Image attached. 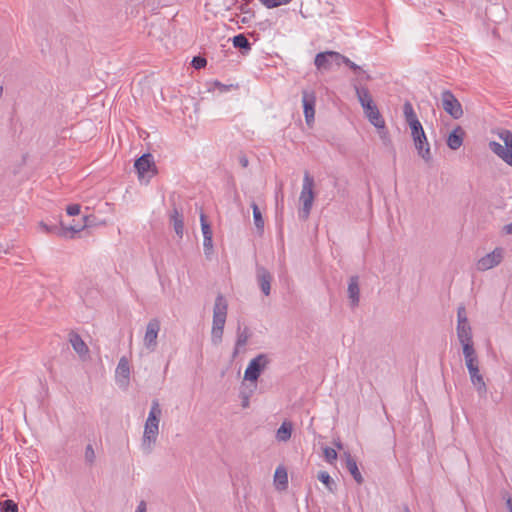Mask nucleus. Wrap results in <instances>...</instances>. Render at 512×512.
Segmentation results:
<instances>
[{"instance_id": "f257e3e1", "label": "nucleus", "mask_w": 512, "mask_h": 512, "mask_svg": "<svg viewBox=\"0 0 512 512\" xmlns=\"http://www.w3.org/2000/svg\"><path fill=\"white\" fill-rule=\"evenodd\" d=\"M403 114L407 124L410 127L411 136L418 155L424 161L429 162L432 159L430 144L427 140L423 126L417 118L412 104L408 101L403 105Z\"/></svg>"}, {"instance_id": "f03ea898", "label": "nucleus", "mask_w": 512, "mask_h": 512, "mask_svg": "<svg viewBox=\"0 0 512 512\" xmlns=\"http://www.w3.org/2000/svg\"><path fill=\"white\" fill-rule=\"evenodd\" d=\"M162 410L157 399L152 401L148 417L145 421L141 448L145 454H150L156 444L159 434V422Z\"/></svg>"}, {"instance_id": "7ed1b4c3", "label": "nucleus", "mask_w": 512, "mask_h": 512, "mask_svg": "<svg viewBox=\"0 0 512 512\" xmlns=\"http://www.w3.org/2000/svg\"><path fill=\"white\" fill-rule=\"evenodd\" d=\"M497 135L503 141L504 146L496 141H490L489 149L507 165L512 166V132L507 129H500Z\"/></svg>"}, {"instance_id": "20e7f679", "label": "nucleus", "mask_w": 512, "mask_h": 512, "mask_svg": "<svg viewBox=\"0 0 512 512\" xmlns=\"http://www.w3.org/2000/svg\"><path fill=\"white\" fill-rule=\"evenodd\" d=\"M314 179L310 176L308 172H305L303 178L302 190L300 193V201L302 202V210L299 212V216L302 219H307L309 217L313 200H314Z\"/></svg>"}, {"instance_id": "39448f33", "label": "nucleus", "mask_w": 512, "mask_h": 512, "mask_svg": "<svg viewBox=\"0 0 512 512\" xmlns=\"http://www.w3.org/2000/svg\"><path fill=\"white\" fill-rule=\"evenodd\" d=\"M269 364V359L266 354H259L250 360L245 372L244 379L250 382H256L261 375L262 371Z\"/></svg>"}, {"instance_id": "423d86ee", "label": "nucleus", "mask_w": 512, "mask_h": 512, "mask_svg": "<svg viewBox=\"0 0 512 512\" xmlns=\"http://www.w3.org/2000/svg\"><path fill=\"white\" fill-rule=\"evenodd\" d=\"M441 103L443 110L453 119H459L463 116L462 105L450 90L442 91Z\"/></svg>"}, {"instance_id": "0eeeda50", "label": "nucleus", "mask_w": 512, "mask_h": 512, "mask_svg": "<svg viewBox=\"0 0 512 512\" xmlns=\"http://www.w3.org/2000/svg\"><path fill=\"white\" fill-rule=\"evenodd\" d=\"M160 328L161 323L158 318H152L146 325L143 345L149 352H154L157 349Z\"/></svg>"}, {"instance_id": "6e6552de", "label": "nucleus", "mask_w": 512, "mask_h": 512, "mask_svg": "<svg viewBox=\"0 0 512 512\" xmlns=\"http://www.w3.org/2000/svg\"><path fill=\"white\" fill-rule=\"evenodd\" d=\"M228 304L222 294H218L213 307L212 327L224 328L227 318Z\"/></svg>"}, {"instance_id": "1a4fd4ad", "label": "nucleus", "mask_w": 512, "mask_h": 512, "mask_svg": "<svg viewBox=\"0 0 512 512\" xmlns=\"http://www.w3.org/2000/svg\"><path fill=\"white\" fill-rule=\"evenodd\" d=\"M503 249L500 247L495 248L492 252L480 258L477 262V269L479 271L489 270L501 263L503 260Z\"/></svg>"}, {"instance_id": "9d476101", "label": "nucleus", "mask_w": 512, "mask_h": 512, "mask_svg": "<svg viewBox=\"0 0 512 512\" xmlns=\"http://www.w3.org/2000/svg\"><path fill=\"white\" fill-rule=\"evenodd\" d=\"M135 169L140 178H143L148 172H152V175L156 173V167L153 160V156L150 153L143 154L139 157L134 164Z\"/></svg>"}, {"instance_id": "9b49d317", "label": "nucleus", "mask_w": 512, "mask_h": 512, "mask_svg": "<svg viewBox=\"0 0 512 512\" xmlns=\"http://www.w3.org/2000/svg\"><path fill=\"white\" fill-rule=\"evenodd\" d=\"M471 383L475 387L480 397H485L487 394V386L484 381L483 375L480 373L479 366L471 367L468 369Z\"/></svg>"}, {"instance_id": "f8f14e48", "label": "nucleus", "mask_w": 512, "mask_h": 512, "mask_svg": "<svg viewBox=\"0 0 512 512\" xmlns=\"http://www.w3.org/2000/svg\"><path fill=\"white\" fill-rule=\"evenodd\" d=\"M256 278L257 282L259 284V287L262 291V293L265 296L270 295L271 290V281H272V275L271 273L262 266L256 267Z\"/></svg>"}, {"instance_id": "ddd939ff", "label": "nucleus", "mask_w": 512, "mask_h": 512, "mask_svg": "<svg viewBox=\"0 0 512 512\" xmlns=\"http://www.w3.org/2000/svg\"><path fill=\"white\" fill-rule=\"evenodd\" d=\"M302 103L304 108V116L307 124H310L314 120V106H315V95L312 92L303 90L302 92Z\"/></svg>"}, {"instance_id": "4468645a", "label": "nucleus", "mask_w": 512, "mask_h": 512, "mask_svg": "<svg viewBox=\"0 0 512 512\" xmlns=\"http://www.w3.org/2000/svg\"><path fill=\"white\" fill-rule=\"evenodd\" d=\"M347 293L350 301V306L352 308L357 307L360 301V287L358 276L354 275L350 277L348 282Z\"/></svg>"}, {"instance_id": "2eb2a0df", "label": "nucleus", "mask_w": 512, "mask_h": 512, "mask_svg": "<svg viewBox=\"0 0 512 512\" xmlns=\"http://www.w3.org/2000/svg\"><path fill=\"white\" fill-rule=\"evenodd\" d=\"M354 89L356 92V96L358 98V101L360 102L363 110L371 109L373 105H375L372 96L368 90L367 87L359 86L357 84H354Z\"/></svg>"}, {"instance_id": "dca6fc26", "label": "nucleus", "mask_w": 512, "mask_h": 512, "mask_svg": "<svg viewBox=\"0 0 512 512\" xmlns=\"http://www.w3.org/2000/svg\"><path fill=\"white\" fill-rule=\"evenodd\" d=\"M69 342L72 345L74 351L81 357L85 358L88 353L89 349L86 343L82 340L80 335L74 331L69 333Z\"/></svg>"}, {"instance_id": "f3484780", "label": "nucleus", "mask_w": 512, "mask_h": 512, "mask_svg": "<svg viewBox=\"0 0 512 512\" xmlns=\"http://www.w3.org/2000/svg\"><path fill=\"white\" fill-rule=\"evenodd\" d=\"M465 131L461 126H456L447 138V146L451 150L459 149L464 140Z\"/></svg>"}, {"instance_id": "a211bd4d", "label": "nucleus", "mask_w": 512, "mask_h": 512, "mask_svg": "<svg viewBox=\"0 0 512 512\" xmlns=\"http://www.w3.org/2000/svg\"><path fill=\"white\" fill-rule=\"evenodd\" d=\"M344 457L346 469L350 472L351 476L358 484H362L364 479L358 469L356 460L351 456L349 452H345Z\"/></svg>"}, {"instance_id": "6ab92c4d", "label": "nucleus", "mask_w": 512, "mask_h": 512, "mask_svg": "<svg viewBox=\"0 0 512 512\" xmlns=\"http://www.w3.org/2000/svg\"><path fill=\"white\" fill-rule=\"evenodd\" d=\"M251 337V332L247 326L241 327V325H238L237 328V339L235 343V348L233 351V357H236L239 353V349L241 347H244L249 338Z\"/></svg>"}, {"instance_id": "aec40b11", "label": "nucleus", "mask_w": 512, "mask_h": 512, "mask_svg": "<svg viewBox=\"0 0 512 512\" xmlns=\"http://www.w3.org/2000/svg\"><path fill=\"white\" fill-rule=\"evenodd\" d=\"M365 116L368 118L369 122L378 129H382L385 127V121L377 108L376 104L371 107V109L364 110Z\"/></svg>"}, {"instance_id": "412c9836", "label": "nucleus", "mask_w": 512, "mask_h": 512, "mask_svg": "<svg viewBox=\"0 0 512 512\" xmlns=\"http://www.w3.org/2000/svg\"><path fill=\"white\" fill-rule=\"evenodd\" d=\"M170 222L173 225L175 233L179 237H182L184 232L183 215L179 212V210L176 207L173 208L170 214Z\"/></svg>"}, {"instance_id": "4be33fe9", "label": "nucleus", "mask_w": 512, "mask_h": 512, "mask_svg": "<svg viewBox=\"0 0 512 512\" xmlns=\"http://www.w3.org/2000/svg\"><path fill=\"white\" fill-rule=\"evenodd\" d=\"M457 337L459 342H464L467 340H473L472 336V328L470 326L469 322L463 323H457Z\"/></svg>"}, {"instance_id": "5701e85b", "label": "nucleus", "mask_w": 512, "mask_h": 512, "mask_svg": "<svg viewBox=\"0 0 512 512\" xmlns=\"http://www.w3.org/2000/svg\"><path fill=\"white\" fill-rule=\"evenodd\" d=\"M232 43L235 48L241 50L242 54H247L251 50V44L244 34H238L232 38Z\"/></svg>"}, {"instance_id": "b1692460", "label": "nucleus", "mask_w": 512, "mask_h": 512, "mask_svg": "<svg viewBox=\"0 0 512 512\" xmlns=\"http://www.w3.org/2000/svg\"><path fill=\"white\" fill-rule=\"evenodd\" d=\"M292 424L291 422L284 421L281 426L278 428L276 433V438L278 441L286 442L291 438L292 434Z\"/></svg>"}, {"instance_id": "393cba45", "label": "nucleus", "mask_w": 512, "mask_h": 512, "mask_svg": "<svg viewBox=\"0 0 512 512\" xmlns=\"http://www.w3.org/2000/svg\"><path fill=\"white\" fill-rule=\"evenodd\" d=\"M330 54L331 53L329 51H326V52H320L316 55L314 64L317 67V69H328L329 68V66L331 65Z\"/></svg>"}, {"instance_id": "a878e982", "label": "nucleus", "mask_w": 512, "mask_h": 512, "mask_svg": "<svg viewBox=\"0 0 512 512\" xmlns=\"http://www.w3.org/2000/svg\"><path fill=\"white\" fill-rule=\"evenodd\" d=\"M116 375L123 377L125 380L129 379L130 366H129V361L126 357L120 358L118 365L116 367Z\"/></svg>"}, {"instance_id": "bb28decb", "label": "nucleus", "mask_w": 512, "mask_h": 512, "mask_svg": "<svg viewBox=\"0 0 512 512\" xmlns=\"http://www.w3.org/2000/svg\"><path fill=\"white\" fill-rule=\"evenodd\" d=\"M251 208L253 210L254 224L259 233L262 234L264 230V219L262 217L261 211L255 202L251 203Z\"/></svg>"}, {"instance_id": "cd10ccee", "label": "nucleus", "mask_w": 512, "mask_h": 512, "mask_svg": "<svg viewBox=\"0 0 512 512\" xmlns=\"http://www.w3.org/2000/svg\"><path fill=\"white\" fill-rule=\"evenodd\" d=\"M274 481L278 487L285 489L288 484L287 472L283 467H278L275 471Z\"/></svg>"}, {"instance_id": "c85d7f7f", "label": "nucleus", "mask_w": 512, "mask_h": 512, "mask_svg": "<svg viewBox=\"0 0 512 512\" xmlns=\"http://www.w3.org/2000/svg\"><path fill=\"white\" fill-rule=\"evenodd\" d=\"M318 480L322 482L330 492H334L336 488L335 481L326 471H320L317 476Z\"/></svg>"}, {"instance_id": "c756f323", "label": "nucleus", "mask_w": 512, "mask_h": 512, "mask_svg": "<svg viewBox=\"0 0 512 512\" xmlns=\"http://www.w3.org/2000/svg\"><path fill=\"white\" fill-rule=\"evenodd\" d=\"M346 66H348L350 69H352L355 73L362 75V78L366 81H369L371 79V76L366 74L364 70L357 64H355L353 61H351L349 58L345 57V60L343 62Z\"/></svg>"}, {"instance_id": "7c9ffc66", "label": "nucleus", "mask_w": 512, "mask_h": 512, "mask_svg": "<svg viewBox=\"0 0 512 512\" xmlns=\"http://www.w3.org/2000/svg\"><path fill=\"white\" fill-rule=\"evenodd\" d=\"M460 343L462 345L464 358L473 357L477 355L474 349L473 340H467Z\"/></svg>"}, {"instance_id": "2f4dec72", "label": "nucleus", "mask_w": 512, "mask_h": 512, "mask_svg": "<svg viewBox=\"0 0 512 512\" xmlns=\"http://www.w3.org/2000/svg\"><path fill=\"white\" fill-rule=\"evenodd\" d=\"M79 294H80V296H81V298H82L83 302H84L86 305H90V304H91L90 299H91V298L96 297V296L98 295V291H97V290H95V289H91V290H89V291L84 292V291H83V287H82V286H80V287H79Z\"/></svg>"}, {"instance_id": "473e14b6", "label": "nucleus", "mask_w": 512, "mask_h": 512, "mask_svg": "<svg viewBox=\"0 0 512 512\" xmlns=\"http://www.w3.org/2000/svg\"><path fill=\"white\" fill-rule=\"evenodd\" d=\"M200 222H201V230H202L203 238H205L206 236L212 237L213 233H212L211 226L207 222L206 216L203 213H201V215H200Z\"/></svg>"}, {"instance_id": "72a5a7b5", "label": "nucleus", "mask_w": 512, "mask_h": 512, "mask_svg": "<svg viewBox=\"0 0 512 512\" xmlns=\"http://www.w3.org/2000/svg\"><path fill=\"white\" fill-rule=\"evenodd\" d=\"M0 505L1 512H18V505L13 500H4Z\"/></svg>"}, {"instance_id": "f704fd0d", "label": "nucleus", "mask_w": 512, "mask_h": 512, "mask_svg": "<svg viewBox=\"0 0 512 512\" xmlns=\"http://www.w3.org/2000/svg\"><path fill=\"white\" fill-rule=\"evenodd\" d=\"M224 328L212 327L211 330V341L214 345H218L222 341Z\"/></svg>"}, {"instance_id": "c9c22d12", "label": "nucleus", "mask_w": 512, "mask_h": 512, "mask_svg": "<svg viewBox=\"0 0 512 512\" xmlns=\"http://www.w3.org/2000/svg\"><path fill=\"white\" fill-rule=\"evenodd\" d=\"M262 5H264L266 8H275L281 5H286L290 3L292 0H259Z\"/></svg>"}, {"instance_id": "e433bc0d", "label": "nucleus", "mask_w": 512, "mask_h": 512, "mask_svg": "<svg viewBox=\"0 0 512 512\" xmlns=\"http://www.w3.org/2000/svg\"><path fill=\"white\" fill-rule=\"evenodd\" d=\"M87 225L86 224H74V225H70L69 227L67 228H64L62 227L61 228V235L62 236H66L67 232H71V233H77V232H80L81 230H83Z\"/></svg>"}, {"instance_id": "4c0bfd02", "label": "nucleus", "mask_w": 512, "mask_h": 512, "mask_svg": "<svg viewBox=\"0 0 512 512\" xmlns=\"http://www.w3.org/2000/svg\"><path fill=\"white\" fill-rule=\"evenodd\" d=\"M324 457L326 461L332 464L337 459V452L331 447H325L323 449Z\"/></svg>"}, {"instance_id": "58836bf2", "label": "nucleus", "mask_w": 512, "mask_h": 512, "mask_svg": "<svg viewBox=\"0 0 512 512\" xmlns=\"http://www.w3.org/2000/svg\"><path fill=\"white\" fill-rule=\"evenodd\" d=\"M466 322H469L466 308L463 304H461L457 309V323L465 324Z\"/></svg>"}, {"instance_id": "ea45409f", "label": "nucleus", "mask_w": 512, "mask_h": 512, "mask_svg": "<svg viewBox=\"0 0 512 512\" xmlns=\"http://www.w3.org/2000/svg\"><path fill=\"white\" fill-rule=\"evenodd\" d=\"M95 452L91 444H88L85 448V461L92 465L95 461Z\"/></svg>"}, {"instance_id": "a19ab883", "label": "nucleus", "mask_w": 512, "mask_h": 512, "mask_svg": "<svg viewBox=\"0 0 512 512\" xmlns=\"http://www.w3.org/2000/svg\"><path fill=\"white\" fill-rule=\"evenodd\" d=\"M204 253L208 257L213 252V240L212 237L206 236L203 238Z\"/></svg>"}, {"instance_id": "79ce46f5", "label": "nucleus", "mask_w": 512, "mask_h": 512, "mask_svg": "<svg viewBox=\"0 0 512 512\" xmlns=\"http://www.w3.org/2000/svg\"><path fill=\"white\" fill-rule=\"evenodd\" d=\"M206 64H207V60L204 57H201V56L193 57L192 62H191V65L195 69L204 68L206 66Z\"/></svg>"}, {"instance_id": "37998d69", "label": "nucleus", "mask_w": 512, "mask_h": 512, "mask_svg": "<svg viewBox=\"0 0 512 512\" xmlns=\"http://www.w3.org/2000/svg\"><path fill=\"white\" fill-rule=\"evenodd\" d=\"M331 54H330V60H331V64L332 63H335L336 65H341L344 60H345V56L338 53V52H335V51H329Z\"/></svg>"}, {"instance_id": "c03bdc74", "label": "nucleus", "mask_w": 512, "mask_h": 512, "mask_svg": "<svg viewBox=\"0 0 512 512\" xmlns=\"http://www.w3.org/2000/svg\"><path fill=\"white\" fill-rule=\"evenodd\" d=\"M464 359H465V364H466L467 369H469L471 367L479 366V361H478L477 355L473 356V357L464 358Z\"/></svg>"}, {"instance_id": "a18cd8bd", "label": "nucleus", "mask_w": 512, "mask_h": 512, "mask_svg": "<svg viewBox=\"0 0 512 512\" xmlns=\"http://www.w3.org/2000/svg\"><path fill=\"white\" fill-rule=\"evenodd\" d=\"M66 211H67V214L70 216L78 215L80 212V205H78V204L69 205L67 207Z\"/></svg>"}, {"instance_id": "49530a36", "label": "nucleus", "mask_w": 512, "mask_h": 512, "mask_svg": "<svg viewBox=\"0 0 512 512\" xmlns=\"http://www.w3.org/2000/svg\"><path fill=\"white\" fill-rule=\"evenodd\" d=\"M40 226L48 233H51V232H57L59 235H61V228H57L56 226H48L47 224H45L44 222H41L40 223Z\"/></svg>"}, {"instance_id": "de8ad7c7", "label": "nucleus", "mask_w": 512, "mask_h": 512, "mask_svg": "<svg viewBox=\"0 0 512 512\" xmlns=\"http://www.w3.org/2000/svg\"><path fill=\"white\" fill-rule=\"evenodd\" d=\"M135 512H147V506L145 501H140Z\"/></svg>"}, {"instance_id": "09e8293b", "label": "nucleus", "mask_w": 512, "mask_h": 512, "mask_svg": "<svg viewBox=\"0 0 512 512\" xmlns=\"http://www.w3.org/2000/svg\"><path fill=\"white\" fill-rule=\"evenodd\" d=\"M503 231H504L505 234L511 235L512 234V222L509 223V224H506L503 227Z\"/></svg>"}, {"instance_id": "8fccbe9b", "label": "nucleus", "mask_w": 512, "mask_h": 512, "mask_svg": "<svg viewBox=\"0 0 512 512\" xmlns=\"http://www.w3.org/2000/svg\"><path fill=\"white\" fill-rule=\"evenodd\" d=\"M215 86L218 87L221 92L227 91L228 88H229V86L224 85V84H222V83H220L218 81L215 82Z\"/></svg>"}, {"instance_id": "3c124183", "label": "nucleus", "mask_w": 512, "mask_h": 512, "mask_svg": "<svg viewBox=\"0 0 512 512\" xmlns=\"http://www.w3.org/2000/svg\"><path fill=\"white\" fill-rule=\"evenodd\" d=\"M239 162L242 165V167H247L248 163H249V161H248L246 156H241L240 159H239Z\"/></svg>"}, {"instance_id": "603ef678", "label": "nucleus", "mask_w": 512, "mask_h": 512, "mask_svg": "<svg viewBox=\"0 0 512 512\" xmlns=\"http://www.w3.org/2000/svg\"><path fill=\"white\" fill-rule=\"evenodd\" d=\"M507 507L509 508V512H512V499L508 498L506 501Z\"/></svg>"}, {"instance_id": "864d4df0", "label": "nucleus", "mask_w": 512, "mask_h": 512, "mask_svg": "<svg viewBox=\"0 0 512 512\" xmlns=\"http://www.w3.org/2000/svg\"><path fill=\"white\" fill-rule=\"evenodd\" d=\"M240 10H241V12H243V13L248 12V9H247V7H246L245 5H241V6H240Z\"/></svg>"}, {"instance_id": "5fc2aeb1", "label": "nucleus", "mask_w": 512, "mask_h": 512, "mask_svg": "<svg viewBox=\"0 0 512 512\" xmlns=\"http://www.w3.org/2000/svg\"><path fill=\"white\" fill-rule=\"evenodd\" d=\"M335 446L339 449H342V443L340 441L335 442Z\"/></svg>"}, {"instance_id": "6e6d98bb", "label": "nucleus", "mask_w": 512, "mask_h": 512, "mask_svg": "<svg viewBox=\"0 0 512 512\" xmlns=\"http://www.w3.org/2000/svg\"><path fill=\"white\" fill-rule=\"evenodd\" d=\"M248 403H249V401H248V399L246 398V399L243 401L242 406H243V407H247V406H248Z\"/></svg>"}, {"instance_id": "4d7b16f0", "label": "nucleus", "mask_w": 512, "mask_h": 512, "mask_svg": "<svg viewBox=\"0 0 512 512\" xmlns=\"http://www.w3.org/2000/svg\"><path fill=\"white\" fill-rule=\"evenodd\" d=\"M402 512H411L407 505H404Z\"/></svg>"}]
</instances>
